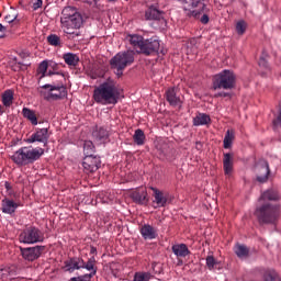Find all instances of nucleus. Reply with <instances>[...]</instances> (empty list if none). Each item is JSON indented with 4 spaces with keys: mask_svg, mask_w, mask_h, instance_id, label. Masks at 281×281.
<instances>
[{
    "mask_svg": "<svg viewBox=\"0 0 281 281\" xmlns=\"http://www.w3.org/2000/svg\"><path fill=\"white\" fill-rule=\"evenodd\" d=\"M93 100L97 104L106 106L108 104H117L120 100V90L113 79H108L93 90Z\"/></svg>",
    "mask_w": 281,
    "mask_h": 281,
    "instance_id": "f257e3e1",
    "label": "nucleus"
},
{
    "mask_svg": "<svg viewBox=\"0 0 281 281\" xmlns=\"http://www.w3.org/2000/svg\"><path fill=\"white\" fill-rule=\"evenodd\" d=\"M60 23L65 34H68L71 38L80 36V33L76 30L82 27V14L76 8L66 7L61 11Z\"/></svg>",
    "mask_w": 281,
    "mask_h": 281,
    "instance_id": "f03ea898",
    "label": "nucleus"
},
{
    "mask_svg": "<svg viewBox=\"0 0 281 281\" xmlns=\"http://www.w3.org/2000/svg\"><path fill=\"white\" fill-rule=\"evenodd\" d=\"M130 44L136 49L138 54H144V56H154V54H159V38L153 36L150 38H144L142 35H128Z\"/></svg>",
    "mask_w": 281,
    "mask_h": 281,
    "instance_id": "7ed1b4c3",
    "label": "nucleus"
},
{
    "mask_svg": "<svg viewBox=\"0 0 281 281\" xmlns=\"http://www.w3.org/2000/svg\"><path fill=\"white\" fill-rule=\"evenodd\" d=\"M45 155V149L41 147H21L18 149L13 156L11 157L12 161L16 164V166H30V164H34L38 161L42 156Z\"/></svg>",
    "mask_w": 281,
    "mask_h": 281,
    "instance_id": "20e7f679",
    "label": "nucleus"
},
{
    "mask_svg": "<svg viewBox=\"0 0 281 281\" xmlns=\"http://www.w3.org/2000/svg\"><path fill=\"white\" fill-rule=\"evenodd\" d=\"M255 215L263 225H276L280 221V206L266 202L256 209Z\"/></svg>",
    "mask_w": 281,
    "mask_h": 281,
    "instance_id": "39448f33",
    "label": "nucleus"
},
{
    "mask_svg": "<svg viewBox=\"0 0 281 281\" xmlns=\"http://www.w3.org/2000/svg\"><path fill=\"white\" fill-rule=\"evenodd\" d=\"M133 63H135L134 50L120 52L110 59V69L114 71L117 78H122L124 76V69L131 67Z\"/></svg>",
    "mask_w": 281,
    "mask_h": 281,
    "instance_id": "423d86ee",
    "label": "nucleus"
},
{
    "mask_svg": "<svg viewBox=\"0 0 281 281\" xmlns=\"http://www.w3.org/2000/svg\"><path fill=\"white\" fill-rule=\"evenodd\" d=\"M236 88V74L234 71L224 69L221 72L213 76V91L223 89L224 91H232Z\"/></svg>",
    "mask_w": 281,
    "mask_h": 281,
    "instance_id": "0eeeda50",
    "label": "nucleus"
},
{
    "mask_svg": "<svg viewBox=\"0 0 281 281\" xmlns=\"http://www.w3.org/2000/svg\"><path fill=\"white\" fill-rule=\"evenodd\" d=\"M44 236L41 229L35 226L26 227L19 236L20 243L24 245H34L35 243H43Z\"/></svg>",
    "mask_w": 281,
    "mask_h": 281,
    "instance_id": "6e6552de",
    "label": "nucleus"
},
{
    "mask_svg": "<svg viewBox=\"0 0 281 281\" xmlns=\"http://www.w3.org/2000/svg\"><path fill=\"white\" fill-rule=\"evenodd\" d=\"M50 136H52V133H49V128L47 127L35 128V132L31 135L30 138L25 139V143L35 144V142H38V144H43L44 146H47V144H49Z\"/></svg>",
    "mask_w": 281,
    "mask_h": 281,
    "instance_id": "1a4fd4ad",
    "label": "nucleus"
},
{
    "mask_svg": "<svg viewBox=\"0 0 281 281\" xmlns=\"http://www.w3.org/2000/svg\"><path fill=\"white\" fill-rule=\"evenodd\" d=\"M255 172L258 183H267V181H269V175H271L269 162L265 159H260L255 166Z\"/></svg>",
    "mask_w": 281,
    "mask_h": 281,
    "instance_id": "9d476101",
    "label": "nucleus"
},
{
    "mask_svg": "<svg viewBox=\"0 0 281 281\" xmlns=\"http://www.w3.org/2000/svg\"><path fill=\"white\" fill-rule=\"evenodd\" d=\"M20 251L24 260L34 262V260H38V258H41V255L45 251V246H34L29 248L21 247Z\"/></svg>",
    "mask_w": 281,
    "mask_h": 281,
    "instance_id": "9b49d317",
    "label": "nucleus"
},
{
    "mask_svg": "<svg viewBox=\"0 0 281 281\" xmlns=\"http://www.w3.org/2000/svg\"><path fill=\"white\" fill-rule=\"evenodd\" d=\"M42 89H49V93L46 97V100H63V98H67V88L65 86H52L44 85Z\"/></svg>",
    "mask_w": 281,
    "mask_h": 281,
    "instance_id": "f8f14e48",
    "label": "nucleus"
},
{
    "mask_svg": "<svg viewBox=\"0 0 281 281\" xmlns=\"http://www.w3.org/2000/svg\"><path fill=\"white\" fill-rule=\"evenodd\" d=\"M130 196L137 205H148V191L144 188L134 190Z\"/></svg>",
    "mask_w": 281,
    "mask_h": 281,
    "instance_id": "ddd939ff",
    "label": "nucleus"
},
{
    "mask_svg": "<svg viewBox=\"0 0 281 281\" xmlns=\"http://www.w3.org/2000/svg\"><path fill=\"white\" fill-rule=\"evenodd\" d=\"M86 172H95L100 168V158L93 156H86L82 162Z\"/></svg>",
    "mask_w": 281,
    "mask_h": 281,
    "instance_id": "4468645a",
    "label": "nucleus"
},
{
    "mask_svg": "<svg viewBox=\"0 0 281 281\" xmlns=\"http://www.w3.org/2000/svg\"><path fill=\"white\" fill-rule=\"evenodd\" d=\"M151 190L154 192V203L156 204V207H166L168 205V193H164L157 188L151 187Z\"/></svg>",
    "mask_w": 281,
    "mask_h": 281,
    "instance_id": "2eb2a0df",
    "label": "nucleus"
},
{
    "mask_svg": "<svg viewBox=\"0 0 281 281\" xmlns=\"http://www.w3.org/2000/svg\"><path fill=\"white\" fill-rule=\"evenodd\" d=\"M165 98L170 106H181V97L177 94V88L172 87L167 89Z\"/></svg>",
    "mask_w": 281,
    "mask_h": 281,
    "instance_id": "dca6fc26",
    "label": "nucleus"
},
{
    "mask_svg": "<svg viewBox=\"0 0 281 281\" xmlns=\"http://www.w3.org/2000/svg\"><path fill=\"white\" fill-rule=\"evenodd\" d=\"M18 209H19V203L14 202V200L4 198L1 201V210L3 214H10L12 216V214H14V212H16Z\"/></svg>",
    "mask_w": 281,
    "mask_h": 281,
    "instance_id": "f3484780",
    "label": "nucleus"
},
{
    "mask_svg": "<svg viewBox=\"0 0 281 281\" xmlns=\"http://www.w3.org/2000/svg\"><path fill=\"white\" fill-rule=\"evenodd\" d=\"M146 21H161L164 19V11L157 9L156 7H149L145 11Z\"/></svg>",
    "mask_w": 281,
    "mask_h": 281,
    "instance_id": "a211bd4d",
    "label": "nucleus"
},
{
    "mask_svg": "<svg viewBox=\"0 0 281 281\" xmlns=\"http://www.w3.org/2000/svg\"><path fill=\"white\" fill-rule=\"evenodd\" d=\"M140 235L145 240H155L158 236L157 229L150 226V224H145L140 227Z\"/></svg>",
    "mask_w": 281,
    "mask_h": 281,
    "instance_id": "6ab92c4d",
    "label": "nucleus"
},
{
    "mask_svg": "<svg viewBox=\"0 0 281 281\" xmlns=\"http://www.w3.org/2000/svg\"><path fill=\"white\" fill-rule=\"evenodd\" d=\"M172 254L177 256V258H186V256H190V249L186 244H176L171 247Z\"/></svg>",
    "mask_w": 281,
    "mask_h": 281,
    "instance_id": "aec40b11",
    "label": "nucleus"
},
{
    "mask_svg": "<svg viewBox=\"0 0 281 281\" xmlns=\"http://www.w3.org/2000/svg\"><path fill=\"white\" fill-rule=\"evenodd\" d=\"M22 115L23 117H25V120H29V122H31L32 126H38V116L36 115V111L29 108H23Z\"/></svg>",
    "mask_w": 281,
    "mask_h": 281,
    "instance_id": "412c9836",
    "label": "nucleus"
},
{
    "mask_svg": "<svg viewBox=\"0 0 281 281\" xmlns=\"http://www.w3.org/2000/svg\"><path fill=\"white\" fill-rule=\"evenodd\" d=\"M223 168L225 175H229L234 170V154H224Z\"/></svg>",
    "mask_w": 281,
    "mask_h": 281,
    "instance_id": "4be33fe9",
    "label": "nucleus"
},
{
    "mask_svg": "<svg viewBox=\"0 0 281 281\" xmlns=\"http://www.w3.org/2000/svg\"><path fill=\"white\" fill-rule=\"evenodd\" d=\"M63 58L68 67H78V64L80 63V57L74 53H65Z\"/></svg>",
    "mask_w": 281,
    "mask_h": 281,
    "instance_id": "5701e85b",
    "label": "nucleus"
},
{
    "mask_svg": "<svg viewBox=\"0 0 281 281\" xmlns=\"http://www.w3.org/2000/svg\"><path fill=\"white\" fill-rule=\"evenodd\" d=\"M65 269L69 271V273H74V271L82 269V265H80V259L71 258L65 261Z\"/></svg>",
    "mask_w": 281,
    "mask_h": 281,
    "instance_id": "b1692460",
    "label": "nucleus"
},
{
    "mask_svg": "<svg viewBox=\"0 0 281 281\" xmlns=\"http://www.w3.org/2000/svg\"><path fill=\"white\" fill-rule=\"evenodd\" d=\"M211 122L212 119L205 113H199L195 117H193V126H205Z\"/></svg>",
    "mask_w": 281,
    "mask_h": 281,
    "instance_id": "393cba45",
    "label": "nucleus"
},
{
    "mask_svg": "<svg viewBox=\"0 0 281 281\" xmlns=\"http://www.w3.org/2000/svg\"><path fill=\"white\" fill-rule=\"evenodd\" d=\"M49 67V64L47 63V60H43L37 68V76H40V78H45V76H54V75H58L59 72H54L52 70H49L47 72V69Z\"/></svg>",
    "mask_w": 281,
    "mask_h": 281,
    "instance_id": "a878e982",
    "label": "nucleus"
},
{
    "mask_svg": "<svg viewBox=\"0 0 281 281\" xmlns=\"http://www.w3.org/2000/svg\"><path fill=\"white\" fill-rule=\"evenodd\" d=\"M92 135L97 142H106V139H109V131L104 127L97 128Z\"/></svg>",
    "mask_w": 281,
    "mask_h": 281,
    "instance_id": "bb28decb",
    "label": "nucleus"
},
{
    "mask_svg": "<svg viewBox=\"0 0 281 281\" xmlns=\"http://www.w3.org/2000/svg\"><path fill=\"white\" fill-rule=\"evenodd\" d=\"M12 102H14V91L5 90L2 93V104H3V106L10 108V106H12Z\"/></svg>",
    "mask_w": 281,
    "mask_h": 281,
    "instance_id": "cd10ccee",
    "label": "nucleus"
},
{
    "mask_svg": "<svg viewBox=\"0 0 281 281\" xmlns=\"http://www.w3.org/2000/svg\"><path fill=\"white\" fill-rule=\"evenodd\" d=\"M46 41L52 47H63V40L57 34L48 35Z\"/></svg>",
    "mask_w": 281,
    "mask_h": 281,
    "instance_id": "c85d7f7f",
    "label": "nucleus"
},
{
    "mask_svg": "<svg viewBox=\"0 0 281 281\" xmlns=\"http://www.w3.org/2000/svg\"><path fill=\"white\" fill-rule=\"evenodd\" d=\"M236 137V132L234 130H228L224 137V148H232V144Z\"/></svg>",
    "mask_w": 281,
    "mask_h": 281,
    "instance_id": "c756f323",
    "label": "nucleus"
},
{
    "mask_svg": "<svg viewBox=\"0 0 281 281\" xmlns=\"http://www.w3.org/2000/svg\"><path fill=\"white\" fill-rule=\"evenodd\" d=\"M259 201H278V192L268 190L261 194Z\"/></svg>",
    "mask_w": 281,
    "mask_h": 281,
    "instance_id": "7c9ffc66",
    "label": "nucleus"
},
{
    "mask_svg": "<svg viewBox=\"0 0 281 281\" xmlns=\"http://www.w3.org/2000/svg\"><path fill=\"white\" fill-rule=\"evenodd\" d=\"M93 153H95V146H93V142L86 140L83 143V154L86 157H93Z\"/></svg>",
    "mask_w": 281,
    "mask_h": 281,
    "instance_id": "2f4dec72",
    "label": "nucleus"
},
{
    "mask_svg": "<svg viewBox=\"0 0 281 281\" xmlns=\"http://www.w3.org/2000/svg\"><path fill=\"white\" fill-rule=\"evenodd\" d=\"M133 138H134L135 144H137V146H144L146 135L144 134V131L136 130L135 133H134Z\"/></svg>",
    "mask_w": 281,
    "mask_h": 281,
    "instance_id": "473e14b6",
    "label": "nucleus"
},
{
    "mask_svg": "<svg viewBox=\"0 0 281 281\" xmlns=\"http://www.w3.org/2000/svg\"><path fill=\"white\" fill-rule=\"evenodd\" d=\"M235 254L238 258H247L249 256V248L245 245H237L235 247Z\"/></svg>",
    "mask_w": 281,
    "mask_h": 281,
    "instance_id": "72a5a7b5",
    "label": "nucleus"
},
{
    "mask_svg": "<svg viewBox=\"0 0 281 281\" xmlns=\"http://www.w3.org/2000/svg\"><path fill=\"white\" fill-rule=\"evenodd\" d=\"M263 281H281V279L276 270H268L263 274Z\"/></svg>",
    "mask_w": 281,
    "mask_h": 281,
    "instance_id": "f704fd0d",
    "label": "nucleus"
},
{
    "mask_svg": "<svg viewBox=\"0 0 281 281\" xmlns=\"http://www.w3.org/2000/svg\"><path fill=\"white\" fill-rule=\"evenodd\" d=\"M204 0H189L191 8H201L198 12H205L207 10V5L203 2Z\"/></svg>",
    "mask_w": 281,
    "mask_h": 281,
    "instance_id": "c9c22d12",
    "label": "nucleus"
},
{
    "mask_svg": "<svg viewBox=\"0 0 281 281\" xmlns=\"http://www.w3.org/2000/svg\"><path fill=\"white\" fill-rule=\"evenodd\" d=\"M81 269H87V271H98V268H95V257L89 258L86 265H81Z\"/></svg>",
    "mask_w": 281,
    "mask_h": 281,
    "instance_id": "e433bc0d",
    "label": "nucleus"
},
{
    "mask_svg": "<svg viewBox=\"0 0 281 281\" xmlns=\"http://www.w3.org/2000/svg\"><path fill=\"white\" fill-rule=\"evenodd\" d=\"M150 278H153L150 272H136L133 281H150Z\"/></svg>",
    "mask_w": 281,
    "mask_h": 281,
    "instance_id": "4c0bfd02",
    "label": "nucleus"
},
{
    "mask_svg": "<svg viewBox=\"0 0 281 281\" xmlns=\"http://www.w3.org/2000/svg\"><path fill=\"white\" fill-rule=\"evenodd\" d=\"M97 270L91 271L90 273H86L79 277H72L70 281H91V279L95 276Z\"/></svg>",
    "mask_w": 281,
    "mask_h": 281,
    "instance_id": "58836bf2",
    "label": "nucleus"
},
{
    "mask_svg": "<svg viewBox=\"0 0 281 281\" xmlns=\"http://www.w3.org/2000/svg\"><path fill=\"white\" fill-rule=\"evenodd\" d=\"M183 12L186 14V16H188L189 19H201V11L199 10H190L188 8H183Z\"/></svg>",
    "mask_w": 281,
    "mask_h": 281,
    "instance_id": "ea45409f",
    "label": "nucleus"
},
{
    "mask_svg": "<svg viewBox=\"0 0 281 281\" xmlns=\"http://www.w3.org/2000/svg\"><path fill=\"white\" fill-rule=\"evenodd\" d=\"M236 32L239 36H243L247 32V22L240 20L236 23Z\"/></svg>",
    "mask_w": 281,
    "mask_h": 281,
    "instance_id": "a19ab883",
    "label": "nucleus"
},
{
    "mask_svg": "<svg viewBox=\"0 0 281 281\" xmlns=\"http://www.w3.org/2000/svg\"><path fill=\"white\" fill-rule=\"evenodd\" d=\"M92 80H97V78H104V70L101 68H92L91 70Z\"/></svg>",
    "mask_w": 281,
    "mask_h": 281,
    "instance_id": "79ce46f5",
    "label": "nucleus"
},
{
    "mask_svg": "<svg viewBox=\"0 0 281 281\" xmlns=\"http://www.w3.org/2000/svg\"><path fill=\"white\" fill-rule=\"evenodd\" d=\"M216 265H218V261H216L214 256L206 257V267H207V269H210V271H212L214 269V267H216Z\"/></svg>",
    "mask_w": 281,
    "mask_h": 281,
    "instance_id": "37998d69",
    "label": "nucleus"
},
{
    "mask_svg": "<svg viewBox=\"0 0 281 281\" xmlns=\"http://www.w3.org/2000/svg\"><path fill=\"white\" fill-rule=\"evenodd\" d=\"M13 60H14V65L12 66L13 71H24V69H27V67L23 63L16 61V58H14Z\"/></svg>",
    "mask_w": 281,
    "mask_h": 281,
    "instance_id": "c03bdc74",
    "label": "nucleus"
},
{
    "mask_svg": "<svg viewBox=\"0 0 281 281\" xmlns=\"http://www.w3.org/2000/svg\"><path fill=\"white\" fill-rule=\"evenodd\" d=\"M279 114L278 116L273 120V127L274 128H281V103L279 105Z\"/></svg>",
    "mask_w": 281,
    "mask_h": 281,
    "instance_id": "a18cd8bd",
    "label": "nucleus"
},
{
    "mask_svg": "<svg viewBox=\"0 0 281 281\" xmlns=\"http://www.w3.org/2000/svg\"><path fill=\"white\" fill-rule=\"evenodd\" d=\"M259 67H263V69H269V63L265 57H260L259 59Z\"/></svg>",
    "mask_w": 281,
    "mask_h": 281,
    "instance_id": "49530a36",
    "label": "nucleus"
},
{
    "mask_svg": "<svg viewBox=\"0 0 281 281\" xmlns=\"http://www.w3.org/2000/svg\"><path fill=\"white\" fill-rule=\"evenodd\" d=\"M214 98H229L232 99V94L229 92H217L214 94Z\"/></svg>",
    "mask_w": 281,
    "mask_h": 281,
    "instance_id": "de8ad7c7",
    "label": "nucleus"
},
{
    "mask_svg": "<svg viewBox=\"0 0 281 281\" xmlns=\"http://www.w3.org/2000/svg\"><path fill=\"white\" fill-rule=\"evenodd\" d=\"M4 21H5L7 23H14V21H16V15H15V14L7 15V16L4 18Z\"/></svg>",
    "mask_w": 281,
    "mask_h": 281,
    "instance_id": "09e8293b",
    "label": "nucleus"
},
{
    "mask_svg": "<svg viewBox=\"0 0 281 281\" xmlns=\"http://www.w3.org/2000/svg\"><path fill=\"white\" fill-rule=\"evenodd\" d=\"M200 21L203 25H207L210 23V16L207 14H203Z\"/></svg>",
    "mask_w": 281,
    "mask_h": 281,
    "instance_id": "8fccbe9b",
    "label": "nucleus"
},
{
    "mask_svg": "<svg viewBox=\"0 0 281 281\" xmlns=\"http://www.w3.org/2000/svg\"><path fill=\"white\" fill-rule=\"evenodd\" d=\"M42 7H43V0H36V1L33 3L34 10H38V8H42Z\"/></svg>",
    "mask_w": 281,
    "mask_h": 281,
    "instance_id": "3c124183",
    "label": "nucleus"
},
{
    "mask_svg": "<svg viewBox=\"0 0 281 281\" xmlns=\"http://www.w3.org/2000/svg\"><path fill=\"white\" fill-rule=\"evenodd\" d=\"M100 0H83V3H88L89 5H98Z\"/></svg>",
    "mask_w": 281,
    "mask_h": 281,
    "instance_id": "603ef678",
    "label": "nucleus"
},
{
    "mask_svg": "<svg viewBox=\"0 0 281 281\" xmlns=\"http://www.w3.org/2000/svg\"><path fill=\"white\" fill-rule=\"evenodd\" d=\"M4 188L7 192H12V183H10L9 181L4 182Z\"/></svg>",
    "mask_w": 281,
    "mask_h": 281,
    "instance_id": "864d4df0",
    "label": "nucleus"
},
{
    "mask_svg": "<svg viewBox=\"0 0 281 281\" xmlns=\"http://www.w3.org/2000/svg\"><path fill=\"white\" fill-rule=\"evenodd\" d=\"M5 36V26L3 24H0V38H3Z\"/></svg>",
    "mask_w": 281,
    "mask_h": 281,
    "instance_id": "5fc2aeb1",
    "label": "nucleus"
},
{
    "mask_svg": "<svg viewBox=\"0 0 281 281\" xmlns=\"http://www.w3.org/2000/svg\"><path fill=\"white\" fill-rule=\"evenodd\" d=\"M90 254H91L92 256L95 255V254H98V248L91 246V248H90Z\"/></svg>",
    "mask_w": 281,
    "mask_h": 281,
    "instance_id": "6e6d98bb",
    "label": "nucleus"
},
{
    "mask_svg": "<svg viewBox=\"0 0 281 281\" xmlns=\"http://www.w3.org/2000/svg\"><path fill=\"white\" fill-rule=\"evenodd\" d=\"M79 260V265H86L87 262H85V260L82 258H78Z\"/></svg>",
    "mask_w": 281,
    "mask_h": 281,
    "instance_id": "4d7b16f0",
    "label": "nucleus"
},
{
    "mask_svg": "<svg viewBox=\"0 0 281 281\" xmlns=\"http://www.w3.org/2000/svg\"><path fill=\"white\" fill-rule=\"evenodd\" d=\"M0 115H3V106L0 105Z\"/></svg>",
    "mask_w": 281,
    "mask_h": 281,
    "instance_id": "13d9d810",
    "label": "nucleus"
},
{
    "mask_svg": "<svg viewBox=\"0 0 281 281\" xmlns=\"http://www.w3.org/2000/svg\"><path fill=\"white\" fill-rule=\"evenodd\" d=\"M160 54H162V56H166L167 50H160Z\"/></svg>",
    "mask_w": 281,
    "mask_h": 281,
    "instance_id": "bf43d9fd",
    "label": "nucleus"
},
{
    "mask_svg": "<svg viewBox=\"0 0 281 281\" xmlns=\"http://www.w3.org/2000/svg\"><path fill=\"white\" fill-rule=\"evenodd\" d=\"M52 67H53V68H54V67H58V65H56V64H53V66H52Z\"/></svg>",
    "mask_w": 281,
    "mask_h": 281,
    "instance_id": "052dcab7",
    "label": "nucleus"
},
{
    "mask_svg": "<svg viewBox=\"0 0 281 281\" xmlns=\"http://www.w3.org/2000/svg\"><path fill=\"white\" fill-rule=\"evenodd\" d=\"M108 1H110V2H114V1H117V0H108Z\"/></svg>",
    "mask_w": 281,
    "mask_h": 281,
    "instance_id": "680f3d73",
    "label": "nucleus"
},
{
    "mask_svg": "<svg viewBox=\"0 0 281 281\" xmlns=\"http://www.w3.org/2000/svg\"><path fill=\"white\" fill-rule=\"evenodd\" d=\"M178 1H181V0H178Z\"/></svg>",
    "mask_w": 281,
    "mask_h": 281,
    "instance_id": "e2e57ef3",
    "label": "nucleus"
}]
</instances>
